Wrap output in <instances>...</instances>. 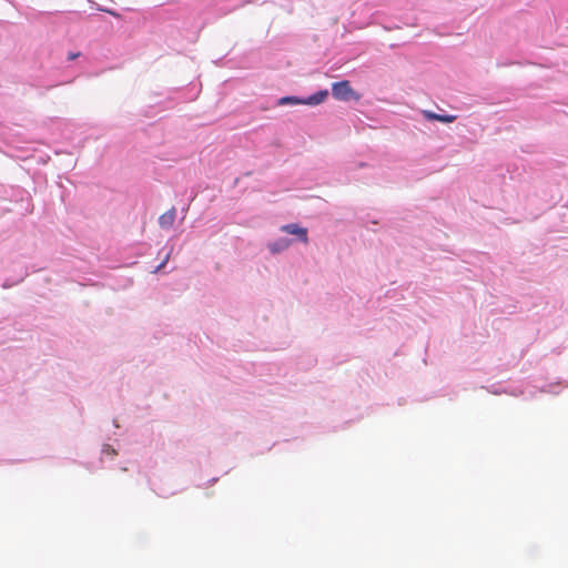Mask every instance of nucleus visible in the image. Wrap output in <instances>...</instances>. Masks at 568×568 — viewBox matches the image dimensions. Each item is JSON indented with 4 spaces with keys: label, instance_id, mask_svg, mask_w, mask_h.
<instances>
[{
    "label": "nucleus",
    "instance_id": "nucleus-1",
    "mask_svg": "<svg viewBox=\"0 0 568 568\" xmlns=\"http://www.w3.org/2000/svg\"><path fill=\"white\" fill-rule=\"evenodd\" d=\"M332 94L336 100L349 101L358 100L359 95L352 89L349 81L344 80L332 84Z\"/></svg>",
    "mask_w": 568,
    "mask_h": 568
},
{
    "label": "nucleus",
    "instance_id": "nucleus-2",
    "mask_svg": "<svg viewBox=\"0 0 568 568\" xmlns=\"http://www.w3.org/2000/svg\"><path fill=\"white\" fill-rule=\"evenodd\" d=\"M281 231L286 234L296 235L304 244L308 243L307 229L302 227L296 223L283 225L281 226Z\"/></svg>",
    "mask_w": 568,
    "mask_h": 568
},
{
    "label": "nucleus",
    "instance_id": "nucleus-3",
    "mask_svg": "<svg viewBox=\"0 0 568 568\" xmlns=\"http://www.w3.org/2000/svg\"><path fill=\"white\" fill-rule=\"evenodd\" d=\"M176 210L172 207L159 217V224L163 229H170L174 224Z\"/></svg>",
    "mask_w": 568,
    "mask_h": 568
},
{
    "label": "nucleus",
    "instance_id": "nucleus-4",
    "mask_svg": "<svg viewBox=\"0 0 568 568\" xmlns=\"http://www.w3.org/2000/svg\"><path fill=\"white\" fill-rule=\"evenodd\" d=\"M327 97H328V91L322 90V91H318V92L310 95L306 99H303V104L317 105V104H321L322 102H324Z\"/></svg>",
    "mask_w": 568,
    "mask_h": 568
},
{
    "label": "nucleus",
    "instance_id": "nucleus-5",
    "mask_svg": "<svg viewBox=\"0 0 568 568\" xmlns=\"http://www.w3.org/2000/svg\"><path fill=\"white\" fill-rule=\"evenodd\" d=\"M424 115L426 119L428 120H434V121H439V122H443V123H452L456 120V115H452V114H437V113H434V112H430V111H424Z\"/></svg>",
    "mask_w": 568,
    "mask_h": 568
},
{
    "label": "nucleus",
    "instance_id": "nucleus-6",
    "mask_svg": "<svg viewBox=\"0 0 568 568\" xmlns=\"http://www.w3.org/2000/svg\"><path fill=\"white\" fill-rule=\"evenodd\" d=\"M291 245V241L287 239H280L275 242L268 243L267 247L272 253H280L286 250Z\"/></svg>",
    "mask_w": 568,
    "mask_h": 568
},
{
    "label": "nucleus",
    "instance_id": "nucleus-7",
    "mask_svg": "<svg viewBox=\"0 0 568 568\" xmlns=\"http://www.w3.org/2000/svg\"><path fill=\"white\" fill-rule=\"evenodd\" d=\"M278 103L281 105L284 104H303V99H298L296 97H283L280 99Z\"/></svg>",
    "mask_w": 568,
    "mask_h": 568
},
{
    "label": "nucleus",
    "instance_id": "nucleus-8",
    "mask_svg": "<svg viewBox=\"0 0 568 568\" xmlns=\"http://www.w3.org/2000/svg\"><path fill=\"white\" fill-rule=\"evenodd\" d=\"M79 55V53H70L69 59L73 60Z\"/></svg>",
    "mask_w": 568,
    "mask_h": 568
},
{
    "label": "nucleus",
    "instance_id": "nucleus-9",
    "mask_svg": "<svg viewBox=\"0 0 568 568\" xmlns=\"http://www.w3.org/2000/svg\"><path fill=\"white\" fill-rule=\"evenodd\" d=\"M109 13H111L113 17H116V18L120 17L116 12H113V11H109Z\"/></svg>",
    "mask_w": 568,
    "mask_h": 568
}]
</instances>
